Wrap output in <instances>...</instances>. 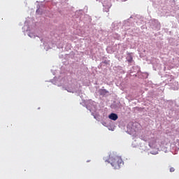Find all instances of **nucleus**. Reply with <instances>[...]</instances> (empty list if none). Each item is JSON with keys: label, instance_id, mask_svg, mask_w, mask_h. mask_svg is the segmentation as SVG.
I'll use <instances>...</instances> for the list:
<instances>
[{"label": "nucleus", "instance_id": "f257e3e1", "mask_svg": "<svg viewBox=\"0 0 179 179\" xmlns=\"http://www.w3.org/2000/svg\"><path fill=\"white\" fill-rule=\"evenodd\" d=\"M109 163H110L112 167L117 170L121 167V164H124V162L121 157L114 154L109 155Z\"/></svg>", "mask_w": 179, "mask_h": 179}, {"label": "nucleus", "instance_id": "f03ea898", "mask_svg": "<svg viewBox=\"0 0 179 179\" xmlns=\"http://www.w3.org/2000/svg\"><path fill=\"white\" fill-rule=\"evenodd\" d=\"M108 118L113 121H117L118 120V115L115 113H111L109 115Z\"/></svg>", "mask_w": 179, "mask_h": 179}, {"label": "nucleus", "instance_id": "7ed1b4c3", "mask_svg": "<svg viewBox=\"0 0 179 179\" xmlns=\"http://www.w3.org/2000/svg\"><path fill=\"white\" fill-rule=\"evenodd\" d=\"M132 61H134V58L132 57L131 55L129 56V58L127 59V62L131 64V62H132Z\"/></svg>", "mask_w": 179, "mask_h": 179}, {"label": "nucleus", "instance_id": "20e7f679", "mask_svg": "<svg viewBox=\"0 0 179 179\" xmlns=\"http://www.w3.org/2000/svg\"><path fill=\"white\" fill-rule=\"evenodd\" d=\"M169 171L171 173H174V171H176V169H174V167H171Z\"/></svg>", "mask_w": 179, "mask_h": 179}]
</instances>
